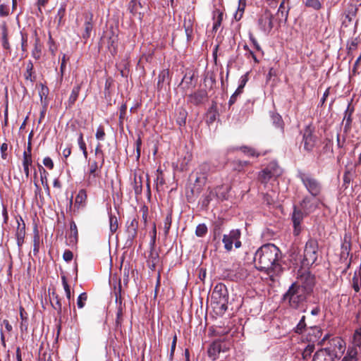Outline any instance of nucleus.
<instances>
[{"label": "nucleus", "mask_w": 361, "mask_h": 361, "mask_svg": "<svg viewBox=\"0 0 361 361\" xmlns=\"http://www.w3.org/2000/svg\"><path fill=\"white\" fill-rule=\"evenodd\" d=\"M281 257L280 250L274 244L267 243L261 246L255 252L254 261L259 270H264L271 276L281 270L279 260Z\"/></svg>", "instance_id": "f257e3e1"}, {"label": "nucleus", "mask_w": 361, "mask_h": 361, "mask_svg": "<svg viewBox=\"0 0 361 361\" xmlns=\"http://www.w3.org/2000/svg\"><path fill=\"white\" fill-rule=\"evenodd\" d=\"M228 294L226 286L218 283L211 296V305L217 314H223L228 308Z\"/></svg>", "instance_id": "f03ea898"}, {"label": "nucleus", "mask_w": 361, "mask_h": 361, "mask_svg": "<svg viewBox=\"0 0 361 361\" xmlns=\"http://www.w3.org/2000/svg\"><path fill=\"white\" fill-rule=\"evenodd\" d=\"M318 250V241L316 239L310 238L304 248L303 259L301 262L303 267H309L317 262L319 255Z\"/></svg>", "instance_id": "7ed1b4c3"}, {"label": "nucleus", "mask_w": 361, "mask_h": 361, "mask_svg": "<svg viewBox=\"0 0 361 361\" xmlns=\"http://www.w3.org/2000/svg\"><path fill=\"white\" fill-rule=\"evenodd\" d=\"M308 294L299 288L297 283H293L284 295V298L288 300L291 307L298 309L305 301Z\"/></svg>", "instance_id": "20e7f679"}, {"label": "nucleus", "mask_w": 361, "mask_h": 361, "mask_svg": "<svg viewBox=\"0 0 361 361\" xmlns=\"http://www.w3.org/2000/svg\"><path fill=\"white\" fill-rule=\"evenodd\" d=\"M298 177L311 196L314 197L319 196L322 191V185L318 179L305 173H300Z\"/></svg>", "instance_id": "39448f33"}, {"label": "nucleus", "mask_w": 361, "mask_h": 361, "mask_svg": "<svg viewBox=\"0 0 361 361\" xmlns=\"http://www.w3.org/2000/svg\"><path fill=\"white\" fill-rule=\"evenodd\" d=\"M231 346L230 341L225 339H217L214 341L207 350L208 356L213 360L219 357L221 354L227 353Z\"/></svg>", "instance_id": "423d86ee"}, {"label": "nucleus", "mask_w": 361, "mask_h": 361, "mask_svg": "<svg viewBox=\"0 0 361 361\" xmlns=\"http://www.w3.org/2000/svg\"><path fill=\"white\" fill-rule=\"evenodd\" d=\"M325 348L331 352L334 359H339L345 350V343L341 338L335 337L330 341L329 346Z\"/></svg>", "instance_id": "0eeeda50"}, {"label": "nucleus", "mask_w": 361, "mask_h": 361, "mask_svg": "<svg viewBox=\"0 0 361 361\" xmlns=\"http://www.w3.org/2000/svg\"><path fill=\"white\" fill-rule=\"evenodd\" d=\"M295 283L298 284L299 288L306 294L311 295L315 285V278L310 272H306L302 274Z\"/></svg>", "instance_id": "6e6552de"}, {"label": "nucleus", "mask_w": 361, "mask_h": 361, "mask_svg": "<svg viewBox=\"0 0 361 361\" xmlns=\"http://www.w3.org/2000/svg\"><path fill=\"white\" fill-rule=\"evenodd\" d=\"M273 19L274 16L269 10H265L259 17L258 25L266 35H269L274 27Z\"/></svg>", "instance_id": "1a4fd4ad"}, {"label": "nucleus", "mask_w": 361, "mask_h": 361, "mask_svg": "<svg viewBox=\"0 0 361 361\" xmlns=\"http://www.w3.org/2000/svg\"><path fill=\"white\" fill-rule=\"evenodd\" d=\"M320 202V200L317 197L307 196L303 198L300 202V207L305 215H309L315 211Z\"/></svg>", "instance_id": "9d476101"}, {"label": "nucleus", "mask_w": 361, "mask_h": 361, "mask_svg": "<svg viewBox=\"0 0 361 361\" xmlns=\"http://www.w3.org/2000/svg\"><path fill=\"white\" fill-rule=\"evenodd\" d=\"M102 166L103 165H101V161L98 162L96 160H89L87 173V180L89 183H96V178L100 176V169Z\"/></svg>", "instance_id": "9b49d317"}, {"label": "nucleus", "mask_w": 361, "mask_h": 361, "mask_svg": "<svg viewBox=\"0 0 361 361\" xmlns=\"http://www.w3.org/2000/svg\"><path fill=\"white\" fill-rule=\"evenodd\" d=\"M303 147L307 152H311L314 149L316 143V137L313 135L312 129L310 126H307L303 130Z\"/></svg>", "instance_id": "f8f14e48"}, {"label": "nucleus", "mask_w": 361, "mask_h": 361, "mask_svg": "<svg viewBox=\"0 0 361 361\" xmlns=\"http://www.w3.org/2000/svg\"><path fill=\"white\" fill-rule=\"evenodd\" d=\"M306 215L304 212L297 207H294L292 214V221L293 224V233L298 235L301 232V223Z\"/></svg>", "instance_id": "ddd939ff"}, {"label": "nucleus", "mask_w": 361, "mask_h": 361, "mask_svg": "<svg viewBox=\"0 0 361 361\" xmlns=\"http://www.w3.org/2000/svg\"><path fill=\"white\" fill-rule=\"evenodd\" d=\"M138 225V219L135 216L128 219L126 224L128 240L133 241L137 237Z\"/></svg>", "instance_id": "4468645a"}, {"label": "nucleus", "mask_w": 361, "mask_h": 361, "mask_svg": "<svg viewBox=\"0 0 361 361\" xmlns=\"http://www.w3.org/2000/svg\"><path fill=\"white\" fill-rule=\"evenodd\" d=\"M241 232L239 229H233L228 234L223 235L222 242L226 251L230 252L233 249V244L235 240L240 238Z\"/></svg>", "instance_id": "2eb2a0df"}, {"label": "nucleus", "mask_w": 361, "mask_h": 361, "mask_svg": "<svg viewBox=\"0 0 361 361\" xmlns=\"http://www.w3.org/2000/svg\"><path fill=\"white\" fill-rule=\"evenodd\" d=\"M17 228L16 231V238L17 240V245L19 250L24 243V238L25 236V224L21 216L16 218Z\"/></svg>", "instance_id": "dca6fc26"}, {"label": "nucleus", "mask_w": 361, "mask_h": 361, "mask_svg": "<svg viewBox=\"0 0 361 361\" xmlns=\"http://www.w3.org/2000/svg\"><path fill=\"white\" fill-rule=\"evenodd\" d=\"M157 79V88L158 91H161L163 89L165 90L170 82L169 71L168 69L161 71Z\"/></svg>", "instance_id": "f3484780"}, {"label": "nucleus", "mask_w": 361, "mask_h": 361, "mask_svg": "<svg viewBox=\"0 0 361 361\" xmlns=\"http://www.w3.org/2000/svg\"><path fill=\"white\" fill-rule=\"evenodd\" d=\"M307 338L310 343H319V339L322 335V331L319 326H312L307 329Z\"/></svg>", "instance_id": "a211bd4d"}, {"label": "nucleus", "mask_w": 361, "mask_h": 361, "mask_svg": "<svg viewBox=\"0 0 361 361\" xmlns=\"http://www.w3.org/2000/svg\"><path fill=\"white\" fill-rule=\"evenodd\" d=\"M93 15L90 13L85 16V20L84 23V32L82 34V38L85 40V42L90 37V35L93 28L92 25Z\"/></svg>", "instance_id": "6ab92c4d"}, {"label": "nucleus", "mask_w": 361, "mask_h": 361, "mask_svg": "<svg viewBox=\"0 0 361 361\" xmlns=\"http://www.w3.org/2000/svg\"><path fill=\"white\" fill-rule=\"evenodd\" d=\"M49 300L52 307L57 311L58 316L61 317L62 313L61 298L55 291H52L49 293Z\"/></svg>", "instance_id": "aec40b11"}, {"label": "nucleus", "mask_w": 361, "mask_h": 361, "mask_svg": "<svg viewBox=\"0 0 361 361\" xmlns=\"http://www.w3.org/2000/svg\"><path fill=\"white\" fill-rule=\"evenodd\" d=\"M331 352L326 348L317 350L313 356L312 361H334Z\"/></svg>", "instance_id": "412c9836"}, {"label": "nucleus", "mask_w": 361, "mask_h": 361, "mask_svg": "<svg viewBox=\"0 0 361 361\" xmlns=\"http://www.w3.org/2000/svg\"><path fill=\"white\" fill-rule=\"evenodd\" d=\"M205 91L200 90L190 94L188 96V101L193 105H200L206 97Z\"/></svg>", "instance_id": "4be33fe9"}, {"label": "nucleus", "mask_w": 361, "mask_h": 361, "mask_svg": "<svg viewBox=\"0 0 361 361\" xmlns=\"http://www.w3.org/2000/svg\"><path fill=\"white\" fill-rule=\"evenodd\" d=\"M193 20L191 18V16L188 14L184 18V22H183V27L185 29V32L187 37V40L190 41L192 39V32H193Z\"/></svg>", "instance_id": "5701e85b"}, {"label": "nucleus", "mask_w": 361, "mask_h": 361, "mask_svg": "<svg viewBox=\"0 0 361 361\" xmlns=\"http://www.w3.org/2000/svg\"><path fill=\"white\" fill-rule=\"evenodd\" d=\"M342 361H361V354L355 347L349 348Z\"/></svg>", "instance_id": "b1692460"}, {"label": "nucleus", "mask_w": 361, "mask_h": 361, "mask_svg": "<svg viewBox=\"0 0 361 361\" xmlns=\"http://www.w3.org/2000/svg\"><path fill=\"white\" fill-rule=\"evenodd\" d=\"M258 179L259 181L266 188L267 183L271 180H275L276 178L271 175V172L268 171V169H264L259 173Z\"/></svg>", "instance_id": "393cba45"}, {"label": "nucleus", "mask_w": 361, "mask_h": 361, "mask_svg": "<svg viewBox=\"0 0 361 361\" xmlns=\"http://www.w3.org/2000/svg\"><path fill=\"white\" fill-rule=\"evenodd\" d=\"M223 12H221L219 9H216L213 11V31L216 32L219 27L221 26L223 20Z\"/></svg>", "instance_id": "a878e982"}, {"label": "nucleus", "mask_w": 361, "mask_h": 361, "mask_svg": "<svg viewBox=\"0 0 361 361\" xmlns=\"http://www.w3.org/2000/svg\"><path fill=\"white\" fill-rule=\"evenodd\" d=\"M87 200V193L85 190H79L78 195L75 197V206L80 209V207H84L85 205V202Z\"/></svg>", "instance_id": "bb28decb"}, {"label": "nucleus", "mask_w": 361, "mask_h": 361, "mask_svg": "<svg viewBox=\"0 0 361 361\" xmlns=\"http://www.w3.org/2000/svg\"><path fill=\"white\" fill-rule=\"evenodd\" d=\"M78 228L75 223L71 221L70 224V233L68 235V240L70 243L75 244L78 240Z\"/></svg>", "instance_id": "cd10ccee"}, {"label": "nucleus", "mask_w": 361, "mask_h": 361, "mask_svg": "<svg viewBox=\"0 0 361 361\" xmlns=\"http://www.w3.org/2000/svg\"><path fill=\"white\" fill-rule=\"evenodd\" d=\"M33 74V63L31 61H29L26 65V71L24 73V77L27 80H30L31 82H33L36 78Z\"/></svg>", "instance_id": "c85d7f7f"}, {"label": "nucleus", "mask_w": 361, "mask_h": 361, "mask_svg": "<svg viewBox=\"0 0 361 361\" xmlns=\"http://www.w3.org/2000/svg\"><path fill=\"white\" fill-rule=\"evenodd\" d=\"M264 169H268V171L271 172V175H272L276 178L278 176H279L282 173L281 169L276 162L269 163V165Z\"/></svg>", "instance_id": "c756f323"}, {"label": "nucleus", "mask_w": 361, "mask_h": 361, "mask_svg": "<svg viewBox=\"0 0 361 361\" xmlns=\"http://www.w3.org/2000/svg\"><path fill=\"white\" fill-rule=\"evenodd\" d=\"M187 114V111L182 108H180L177 110L176 122L180 126H184L185 124Z\"/></svg>", "instance_id": "7c9ffc66"}, {"label": "nucleus", "mask_w": 361, "mask_h": 361, "mask_svg": "<svg viewBox=\"0 0 361 361\" xmlns=\"http://www.w3.org/2000/svg\"><path fill=\"white\" fill-rule=\"evenodd\" d=\"M359 6H361V5H357V4L353 3L350 4L345 15L346 18H348L349 21L353 20L356 16Z\"/></svg>", "instance_id": "2f4dec72"}, {"label": "nucleus", "mask_w": 361, "mask_h": 361, "mask_svg": "<svg viewBox=\"0 0 361 361\" xmlns=\"http://www.w3.org/2000/svg\"><path fill=\"white\" fill-rule=\"evenodd\" d=\"M118 38L113 32L111 35L108 36L107 47L111 52H115L116 50Z\"/></svg>", "instance_id": "473e14b6"}, {"label": "nucleus", "mask_w": 361, "mask_h": 361, "mask_svg": "<svg viewBox=\"0 0 361 361\" xmlns=\"http://www.w3.org/2000/svg\"><path fill=\"white\" fill-rule=\"evenodd\" d=\"M228 188L224 185L218 186L215 188V194L217 199L223 200L226 199Z\"/></svg>", "instance_id": "72a5a7b5"}, {"label": "nucleus", "mask_w": 361, "mask_h": 361, "mask_svg": "<svg viewBox=\"0 0 361 361\" xmlns=\"http://www.w3.org/2000/svg\"><path fill=\"white\" fill-rule=\"evenodd\" d=\"M270 117L271 121L272 123L276 127V128H283V120L281 116L275 112H270Z\"/></svg>", "instance_id": "f704fd0d"}, {"label": "nucleus", "mask_w": 361, "mask_h": 361, "mask_svg": "<svg viewBox=\"0 0 361 361\" xmlns=\"http://www.w3.org/2000/svg\"><path fill=\"white\" fill-rule=\"evenodd\" d=\"M236 149L240 150L245 154L250 157H257L260 155V153L257 152L254 148L247 146H242L239 148H236Z\"/></svg>", "instance_id": "c9c22d12"}, {"label": "nucleus", "mask_w": 361, "mask_h": 361, "mask_svg": "<svg viewBox=\"0 0 361 361\" xmlns=\"http://www.w3.org/2000/svg\"><path fill=\"white\" fill-rule=\"evenodd\" d=\"M62 284L66 293V296L68 300V305L70 307L71 306V292L70 286L68 284L66 277L65 276H61Z\"/></svg>", "instance_id": "e433bc0d"}, {"label": "nucleus", "mask_w": 361, "mask_h": 361, "mask_svg": "<svg viewBox=\"0 0 361 361\" xmlns=\"http://www.w3.org/2000/svg\"><path fill=\"white\" fill-rule=\"evenodd\" d=\"M80 90V85H77L73 88L71 94V95L68 98V101L70 106L75 104V101L78 99Z\"/></svg>", "instance_id": "4c0bfd02"}, {"label": "nucleus", "mask_w": 361, "mask_h": 361, "mask_svg": "<svg viewBox=\"0 0 361 361\" xmlns=\"http://www.w3.org/2000/svg\"><path fill=\"white\" fill-rule=\"evenodd\" d=\"M40 238L37 229L35 230V234L33 236V255L36 256L39 250Z\"/></svg>", "instance_id": "58836bf2"}, {"label": "nucleus", "mask_w": 361, "mask_h": 361, "mask_svg": "<svg viewBox=\"0 0 361 361\" xmlns=\"http://www.w3.org/2000/svg\"><path fill=\"white\" fill-rule=\"evenodd\" d=\"M348 106H350V105H348ZM352 113H353V110L349 111V107H348L347 110L345 112V116H344V118L343 120V123H345V126H344L345 130H348L350 127V125L352 123V118H351Z\"/></svg>", "instance_id": "ea45409f"}, {"label": "nucleus", "mask_w": 361, "mask_h": 361, "mask_svg": "<svg viewBox=\"0 0 361 361\" xmlns=\"http://www.w3.org/2000/svg\"><path fill=\"white\" fill-rule=\"evenodd\" d=\"M118 228L117 217L111 214H109V229L111 234L115 233Z\"/></svg>", "instance_id": "a19ab883"}, {"label": "nucleus", "mask_w": 361, "mask_h": 361, "mask_svg": "<svg viewBox=\"0 0 361 361\" xmlns=\"http://www.w3.org/2000/svg\"><path fill=\"white\" fill-rule=\"evenodd\" d=\"M206 180H207V176H206L205 173L196 172L195 183V184H197V185L199 188L204 185L206 183Z\"/></svg>", "instance_id": "79ce46f5"}, {"label": "nucleus", "mask_w": 361, "mask_h": 361, "mask_svg": "<svg viewBox=\"0 0 361 361\" xmlns=\"http://www.w3.org/2000/svg\"><path fill=\"white\" fill-rule=\"evenodd\" d=\"M27 151H25L23 153V166H30L32 164V157L30 154L31 151V147L30 143L28 145Z\"/></svg>", "instance_id": "37998d69"}, {"label": "nucleus", "mask_w": 361, "mask_h": 361, "mask_svg": "<svg viewBox=\"0 0 361 361\" xmlns=\"http://www.w3.org/2000/svg\"><path fill=\"white\" fill-rule=\"evenodd\" d=\"M276 195L274 191H271V193H265L264 194V202L267 205H271L275 202Z\"/></svg>", "instance_id": "c03bdc74"}, {"label": "nucleus", "mask_w": 361, "mask_h": 361, "mask_svg": "<svg viewBox=\"0 0 361 361\" xmlns=\"http://www.w3.org/2000/svg\"><path fill=\"white\" fill-rule=\"evenodd\" d=\"M207 233V226L204 224L197 225L195 230V234L197 237H203Z\"/></svg>", "instance_id": "a18cd8bd"}, {"label": "nucleus", "mask_w": 361, "mask_h": 361, "mask_svg": "<svg viewBox=\"0 0 361 361\" xmlns=\"http://www.w3.org/2000/svg\"><path fill=\"white\" fill-rule=\"evenodd\" d=\"M221 226H222V221L220 220L216 221L213 224V226H214L213 233H214V239L217 238L221 235Z\"/></svg>", "instance_id": "49530a36"}, {"label": "nucleus", "mask_w": 361, "mask_h": 361, "mask_svg": "<svg viewBox=\"0 0 361 361\" xmlns=\"http://www.w3.org/2000/svg\"><path fill=\"white\" fill-rule=\"evenodd\" d=\"M305 6L314 8V10H319L322 8V4L319 0H305Z\"/></svg>", "instance_id": "de8ad7c7"}, {"label": "nucleus", "mask_w": 361, "mask_h": 361, "mask_svg": "<svg viewBox=\"0 0 361 361\" xmlns=\"http://www.w3.org/2000/svg\"><path fill=\"white\" fill-rule=\"evenodd\" d=\"M306 329V323H305V317L302 316L300 319L299 323L297 324L295 332L297 334H302L303 333L304 330Z\"/></svg>", "instance_id": "09e8293b"}, {"label": "nucleus", "mask_w": 361, "mask_h": 361, "mask_svg": "<svg viewBox=\"0 0 361 361\" xmlns=\"http://www.w3.org/2000/svg\"><path fill=\"white\" fill-rule=\"evenodd\" d=\"M353 345L357 347L361 346V326L356 329L354 333Z\"/></svg>", "instance_id": "8fccbe9b"}, {"label": "nucleus", "mask_w": 361, "mask_h": 361, "mask_svg": "<svg viewBox=\"0 0 361 361\" xmlns=\"http://www.w3.org/2000/svg\"><path fill=\"white\" fill-rule=\"evenodd\" d=\"M95 156L96 157L101 161V165H104V154L102 149V146L99 143L95 148Z\"/></svg>", "instance_id": "3c124183"}, {"label": "nucleus", "mask_w": 361, "mask_h": 361, "mask_svg": "<svg viewBox=\"0 0 361 361\" xmlns=\"http://www.w3.org/2000/svg\"><path fill=\"white\" fill-rule=\"evenodd\" d=\"M172 222V216L171 214H167L164 219V230L165 235H167L169 233V231L170 230Z\"/></svg>", "instance_id": "603ef678"}, {"label": "nucleus", "mask_w": 361, "mask_h": 361, "mask_svg": "<svg viewBox=\"0 0 361 361\" xmlns=\"http://www.w3.org/2000/svg\"><path fill=\"white\" fill-rule=\"evenodd\" d=\"M157 188H159L161 186H163L165 183V180L163 176L162 171L159 169L157 171V178L155 180Z\"/></svg>", "instance_id": "864d4df0"}, {"label": "nucleus", "mask_w": 361, "mask_h": 361, "mask_svg": "<svg viewBox=\"0 0 361 361\" xmlns=\"http://www.w3.org/2000/svg\"><path fill=\"white\" fill-rule=\"evenodd\" d=\"M314 350V343H309L306 348L304 349L302 353V356L304 359H307V357H310L312 353Z\"/></svg>", "instance_id": "5fc2aeb1"}, {"label": "nucleus", "mask_w": 361, "mask_h": 361, "mask_svg": "<svg viewBox=\"0 0 361 361\" xmlns=\"http://www.w3.org/2000/svg\"><path fill=\"white\" fill-rule=\"evenodd\" d=\"M87 299L86 293H82L78 298L77 305L78 308H82L85 306V302Z\"/></svg>", "instance_id": "6e6d98bb"}, {"label": "nucleus", "mask_w": 361, "mask_h": 361, "mask_svg": "<svg viewBox=\"0 0 361 361\" xmlns=\"http://www.w3.org/2000/svg\"><path fill=\"white\" fill-rule=\"evenodd\" d=\"M140 212L142 213V219L144 225L146 226L148 221V207L145 205H143L140 208Z\"/></svg>", "instance_id": "4d7b16f0"}, {"label": "nucleus", "mask_w": 361, "mask_h": 361, "mask_svg": "<svg viewBox=\"0 0 361 361\" xmlns=\"http://www.w3.org/2000/svg\"><path fill=\"white\" fill-rule=\"evenodd\" d=\"M123 320V305H119L118 307V310L116 313V325H121Z\"/></svg>", "instance_id": "13d9d810"}, {"label": "nucleus", "mask_w": 361, "mask_h": 361, "mask_svg": "<svg viewBox=\"0 0 361 361\" xmlns=\"http://www.w3.org/2000/svg\"><path fill=\"white\" fill-rule=\"evenodd\" d=\"M245 3H241V0H240L239 1V6H238V11H239V12H237L235 14V18L236 20H240V18L242 17L244 9H245Z\"/></svg>", "instance_id": "bf43d9fd"}, {"label": "nucleus", "mask_w": 361, "mask_h": 361, "mask_svg": "<svg viewBox=\"0 0 361 361\" xmlns=\"http://www.w3.org/2000/svg\"><path fill=\"white\" fill-rule=\"evenodd\" d=\"M121 292V283L119 282L118 288L117 290L115 291L116 302L118 304V307L119 305H123Z\"/></svg>", "instance_id": "052dcab7"}, {"label": "nucleus", "mask_w": 361, "mask_h": 361, "mask_svg": "<svg viewBox=\"0 0 361 361\" xmlns=\"http://www.w3.org/2000/svg\"><path fill=\"white\" fill-rule=\"evenodd\" d=\"M360 61H361V53H360V55L356 59V61L354 63V66L353 67L352 73L353 75H357V74L360 73L359 66H360Z\"/></svg>", "instance_id": "680f3d73"}, {"label": "nucleus", "mask_w": 361, "mask_h": 361, "mask_svg": "<svg viewBox=\"0 0 361 361\" xmlns=\"http://www.w3.org/2000/svg\"><path fill=\"white\" fill-rule=\"evenodd\" d=\"M95 137L99 140H103L104 139L105 132L102 126H99L97 128Z\"/></svg>", "instance_id": "e2e57ef3"}, {"label": "nucleus", "mask_w": 361, "mask_h": 361, "mask_svg": "<svg viewBox=\"0 0 361 361\" xmlns=\"http://www.w3.org/2000/svg\"><path fill=\"white\" fill-rule=\"evenodd\" d=\"M9 14V8L6 4H1L0 5V16L1 17H6L8 16Z\"/></svg>", "instance_id": "0e129e2a"}, {"label": "nucleus", "mask_w": 361, "mask_h": 361, "mask_svg": "<svg viewBox=\"0 0 361 361\" xmlns=\"http://www.w3.org/2000/svg\"><path fill=\"white\" fill-rule=\"evenodd\" d=\"M277 14L278 16H281V17H284L285 18V20L287 19V17H288V11H286V8L283 6V2L281 4L279 9H278V12H277Z\"/></svg>", "instance_id": "69168bd1"}, {"label": "nucleus", "mask_w": 361, "mask_h": 361, "mask_svg": "<svg viewBox=\"0 0 361 361\" xmlns=\"http://www.w3.org/2000/svg\"><path fill=\"white\" fill-rule=\"evenodd\" d=\"M78 142L79 147L81 150H84V149H87L86 144L83 140V135L82 133H80V134L78 135Z\"/></svg>", "instance_id": "338daca9"}, {"label": "nucleus", "mask_w": 361, "mask_h": 361, "mask_svg": "<svg viewBox=\"0 0 361 361\" xmlns=\"http://www.w3.org/2000/svg\"><path fill=\"white\" fill-rule=\"evenodd\" d=\"M127 111V106L124 104H122L119 109V118L121 122L124 119Z\"/></svg>", "instance_id": "774afa93"}]
</instances>
